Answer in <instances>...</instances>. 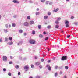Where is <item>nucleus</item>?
<instances>
[{"mask_svg":"<svg viewBox=\"0 0 78 78\" xmlns=\"http://www.w3.org/2000/svg\"><path fill=\"white\" fill-rule=\"evenodd\" d=\"M48 16H50V15H51V13H50V12H48Z\"/></svg>","mask_w":78,"mask_h":78,"instance_id":"58836bf2","label":"nucleus"},{"mask_svg":"<svg viewBox=\"0 0 78 78\" xmlns=\"http://www.w3.org/2000/svg\"><path fill=\"white\" fill-rule=\"evenodd\" d=\"M41 62H44V59L43 58L41 59Z\"/></svg>","mask_w":78,"mask_h":78,"instance_id":"a19ab883","label":"nucleus"},{"mask_svg":"<svg viewBox=\"0 0 78 78\" xmlns=\"http://www.w3.org/2000/svg\"><path fill=\"white\" fill-rule=\"evenodd\" d=\"M39 14H40V12H37L35 13V15H36V16L39 15Z\"/></svg>","mask_w":78,"mask_h":78,"instance_id":"2eb2a0df","label":"nucleus"},{"mask_svg":"<svg viewBox=\"0 0 78 78\" xmlns=\"http://www.w3.org/2000/svg\"><path fill=\"white\" fill-rule=\"evenodd\" d=\"M74 24L75 25H76L78 24V23H74Z\"/></svg>","mask_w":78,"mask_h":78,"instance_id":"49530a36","label":"nucleus"},{"mask_svg":"<svg viewBox=\"0 0 78 78\" xmlns=\"http://www.w3.org/2000/svg\"><path fill=\"white\" fill-rule=\"evenodd\" d=\"M30 25H33V24H34V21H30Z\"/></svg>","mask_w":78,"mask_h":78,"instance_id":"f8f14e48","label":"nucleus"},{"mask_svg":"<svg viewBox=\"0 0 78 78\" xmlns=\"http://www.w3.org/2000/svg\"><path fill=\"white\" fill-rule=\"evenodd\" d=\"M7 44L8 45H11L13 44V42L12 41L9 42L7 43Z\"/></svg>","mask_w":78,"mask_h":78,"instance_id":"6e6552de","label":"nucleus"},{"mask_svg":"<svg viewBox=\"0 0 78 78\" xmlns=\"http://www.w3.org/2000/svg\"><path fill=\"white\" fill-rule=\"evenodd\" d=\"M18 75H20V72H19L18 73Z\"/></svg>","mask_w":78,"mask_h":78,"instance_id":"8fccbe9b","label":"nucleus"},{"mask_svg":"<svg viewBox=\"0 0 78 78\" xmlns=\"http://www.w3.org/2000/svg\"><path fill=\"white\" fill-rule=\"evenodd\" d=\"M48 62L49 63V62H50V60H48Z\"/></svg>","mask_w":78,"mask_h":78,"instance_id":"338daca9","label":"nucleus"},{"mask_svg":"<svg viewBox=\"0 0 78 78\" xmlns=\"http://www.w3.org/2000/svg\"><path fill=\"white\" fill-rule=\"evenodd\" d=\"M29 78H33L32 76H30Z\"/></svg>","mask_w":78,"mask_h":78,"instance_id":"0e129e2a","label":"nucleus"},{"mask_svg":"<svg viewBox=\"0 0 78 78\" xmlns=\"http://www.w3.org/2000/svg\"><path fill=\"white\" fill-rule=\"evenodd\" d=\"M67 56H63L61 58V60L62 61H64V60H67Z\"/></svg>","mask_w":78,"mask_h":78,"instance_id":"39448f33","label":"nucleus"},{"mask_svg":"<svg viewBox=\"0 0 78 78\" xmlns=\"http://www.w3.org/2000/svg\"><path fill=\"white\" fill-rule=\"evenodd\" d=\"M55 77H56L58 76V73H56L55 74Z\"/></svg>","mask_w":78,"mask_h":78,"instance_id":"393cba45","label":"nucleus"},{"mask_svg":"<svg viewBox=\"0 0 78 78\" xmlns=\"http://www.w3.org/2000/svg\"><path fill=\"white\" fill-rule=\"evenodd\" d=\"M40 62H37L35 63V65H36V66H39L40 65Z\"/></svg>","mask_w":78,"mask_h":78,"instance_id":"1a4fd4ad","label":"nucleus"},{"mask_svg":"<svg viewBox=\"0 0 78 78\" xmlns=\"http://www.w3.org/2000/svg\"><path fill=\"white\" fill-rule=\"evenodd\" d=\"M30 68H29V66L28 65H25L24 67V69L26 72L29 70Z\"/></svg>","mask_w":78,"mask_h":78,"instance_id":"f257e3e1","label":"nucleus"},{"mask_svg":"<svg viewBox=\"0 0 78 78\" xmlns=\"http://www.w3.org/2000/svg\"><path fill=\"white\" fill-rule=\"evenodd\" d=\"M35 58L36 59H37V57H35Z\"/></svg>","mask_w":78,"mask_h":78,"instance_id":"774afa93","label":"nucleus"},{"mask_svg":"<svg viewBox=\"0 0 78 78\" xmlns=\"http://www.w3.org/2000/svg\"><path fill=\"white\" fill-rule=\"evenodd\" d=\"M5 27H6V28H8V24H6Z\"/></svg>","mask_w":78,"mask_h":78,"instance_id":"c03bdc74","label":"nucleus"},{"mask_svg":"<svg viewBox=\"0 0 78 78\" xmlns=\"http://www.w3.org/2000/svg\"><path fill=\"white\" fill-rule=\"evenodd\" d=\"M43 57H45V55L44 54H43Z\"/></svg>","mask_w":78,"mask_h":78,"instance_id":"e2e57ef3","label":"nucleus"},{"mask_svg":"<svg viewBox=\"0 0 78 78\" xmlns=\"http://www.w3.org/2000/svg\"><path fill=\"white\" fill-rule=\"evenodd\" d=\"M9 28H10L11 27V25L9 24Z\"/></svg>","mask_w":78,"mask_h":78,"instance_id":"052dcab7","label":"nucleus"},{"mask_svg":"<svg viewBox=\"0 0 78 78\" xmlns=\"http://www.w3.org/2000/svg\"><path fill=\"white\" fill-rule=\"evenodd\" d=\"M73 18H74V17L73 16H72L71 17V19H73Z\"/></svg>","mask_w":78,"mask_h":78,"instance_id":"603ef678","label":"nucleus"},{"mask_svg":"<svg viewBox=\"0 0 78 78\" xmlns=\"http://www.w3.org/2000/svg\"><path fill=\"white\" fill-rule=\"evenodd\" d=\"M36 33V32L35 31L33 30L32 31V34L34 35Z\"/></svg>","mask_w":78,"mask_h":78,"instance_id":"b1692460","label":"nucleus"},{"mask_svg":"<svg viewBox=\"0 0 78 78\" xmlns=\"http://www.w3.org/2000/svg\"><path fill=\"white\" fill-rule=\"evenodd\" d=\"M15 68L16 69H19V66L18 65H16L15 66Z\"/></svg>","mask_w":78,"mask_h":78,"instance_id":"f3484780","label":"nucleus"},{"mask_svg":"<svg viewBox=\"0 0 78 78\" xmlns=\"http://www.w3.org/2000/svg\"><path fill=\"white\" fill-rule=\"evenodd\" d=\"M3 70L4 72H6V68H4L3 69Z\"/></svg>","mask_w":78,"mask_h":78,"instance_id":"4c0bfd02","label":"nucleus"},{"mask_svg":"<svg viewBox=\"0 0 78 78\" xmlns=\"http://www.w3.org/2000/svg\"><path fill=\"white\" fill-rule=\"evenodd\" d=\"M31 68H33L34 67V65H31Z\"/></svg>","mask_w":78,"mask_h":78,"instance_id":"37998d69","label":"nucleus"},{"mask_svg":"<svg viewBox=\"0 0 78 78\" xmlns=\"http://www.w3.org/2000/svg\"><path fill=\"white\" fill-rule=\"evenodd\" d=\"M52 4H53V3L51 2L49 3V5H51Z\"/></svg>","mask_w":78,"mask_h":78,"instance_id":"ea45409f","label":"nucleus"},{"mask_svg":"<svg viewBox=\"0 0 78 78\" xmlns=\"http://www.w3.org/2000/svg\"><path fill=\"white\" fill-rule=\"evenodd\" d=\"M9 39L10 41H12V38L11 37H9Z\"/></svg>","mask_w":78,"mask_h":78,"instance_id":"cd10ccee","label":"nucleus"},{"mask_svg":"<svg viewBox=\"0 0 78 78\" xmlns=\"http://www.w3.org/2000/svg\"><path fill=\"white\" fill-rule=\"evenodd\" d=\"M29 3H33V1H30Z\"/></svg>","mask_w":78,"mask_h":78,"instance_id":"72a5a7b5","label":"nucleus"},{"mask_svg":"<svg viewBox=\"0 0 78 78\" xmlns=\"http://www.w3.org/2000/svg\"><path fill=\"white\" fill-rule=\"evenodd\" d=\"M65 24L66 25V27H69V22L68 21L66 20L65 21Z\"/></svg>","mask_w":78,"mask_h":78,"instance_id":"7ed1b4c3","label":"nucleus"},{"mask_svg":"<svg viewBox=\"0 0 78 78\" xmlns=\"http://www.w3.org/2000/svg\"><path fill=\"white\" fill-rule=\"evenodd\" d=\"M60 74H62V71H60Z\"/></svg>","mask_w":78,"mask_h":78,"instance_id":"13d9d810","label":"nucleus"},{"mask_svg":"<svg viewBox=\"0 0 78 78\" xmlns=\"http://www.w3.org/2000/svg\"><path fill=\"white\" fill-rule=\"evenodd\" d=\"M50 67V65H46V67H48V68Z\"/></svg>","mask_w":78,"mask_h":78,"instance_id":"09e8293b","label":"nucleus"},{"mask_svg":"<svg viewBox=\"0 0 78 78\" xmlns=\"http://www.w3.org/2000/svg\"><path fill=\"white\" fill-rule=\"evenodd\" d=\"M24 36H26V35H27V34L25 33H24Z\"/></svg>","mask_w":78,"mask_h":78,"instance_id":"5fc2aeb1","label":"nucleus"},{"mask_svg":"<svg viewBox=\"0 0 78 78\" xmlns=\"http://www.w3.org/2000/svg\"><path fill=\"white\" fill-rule=\"evenodd\" d=\"M8 75L9 76H11V73H8Z\"/></svg>","mask_w":78,"mask_h":78,"instance_id":"2f4dec72","label":"nucleus"},{"mask_svg":"<svg viewBox=\"0 0 78 78\" xmlns=\"http://www.w3.org/2000/svg\"><path fill=\"white\" fill-rule=\"evenodd\" d=\"M3 31L5 33H8V29H4L3 30Z\"/></svg>","mask_w":78,"mask_h":78,"instance_id":"9b49d317","label":"nucleus"},{"mask_svg":"<svg viewBox=\"0 0 78 78\" xmlns=\"http://www.w3.org/2000/svg\"><path fill=\"white\" fill-rule=\"evenodd\" d=\"M2 59L3 61L6 62V61H7V60L8 59L7 57L6 56H3L2 57Z\"/></svg>","mask_w":78,"mask_h":78,"instance_id":"20e7f679","label":"nucleus"},{"mask_svg":"<svg viewBox=\"0 0 78 78\" xmlns=\"http://www.w3.org/2000/svg\"><path fill=\"white\" fill-rule=\"evenodd\" d=\"M39 68L40 69H42V66L40 65L39 66Z\"/></svg>","mask_w":78,"mask_h":78,"instance_id":"e433bc0d","label":"nucleus"},{"mask_svg":"<svg viewBox=\"0 0 78 78\" xmlns=\"http://www.w3.org/2000/svg\"><path fill=\"white\" fill-rule=\"evenodd\" d=\"M55 69H58V66H56L55 67Z\"/></svg>","mask_w":78,"mask_h":78,"instance_id":"3c124183","label":"nucleus"},{"mask_svg":"<svg viewBox=\"0 0 78 78\" xmlns=\"http://www.w3.org/2000/svg\"><path fill=\"white\" fill-rule=\"evenodd\" d=\"M58 11H59V8H57L55 10L53 11V12H57Z\"/></svg>","mask_w":78,"mask_h":78,"instance_id":"9d476101","label":"nucleus"},{"mask_svg":"<svg viewBox=\"0 0 78 78\" xmlns=\"http://www.w3.org/2000/svg\"><path fill=\"white\" fill-rule=\"evenodd\" d=\"M12 2L14 3H19V2L17 0H14L12 1Z\"/></svg>","mask_w":78,"mask_h":78,"instance_id":"0eeeda50","label":"nucleus"},{"mask_svg":"<svg viewBox=\"0 0 78 78\" xmlns=\"http://www.w3.org/2000/svg\"><path fill=\"white\" fill-rule=\"evenodd\" d=\"M48 39V37H47L45 38V41H47Z\"/></svg>","mask_w":78,"mask_h":78,"instance_id":"79ce46f5","label":"nucleus"},{"mask_svg":"<svg viewBox=\"0 0 78 78\" xmlns=\"http://www.w3.org/2000/svg\"><path fill=\"white\" fill-rule=\"evenodd\" d=\"M27 19L28 20H30V19H31V17H30V16H28L27 17Z\"/></svg>","mask_w":78,"mask_h":78,"instance_id":"c85d7f7f","label":"nucleus"},{"mask_svg":"<svg viewBox=\"0 0 78 78\" xmlns=\"http://www.w3.org/2000/svg\"><path fill=\"white\" fill-rule=\"evenodd\" d=\"M36 78H40V76H37L36 77Z\"/></svg>","mask_w":78,"mask_h":78,"instance_id":"a18cd8bd","label":"nucleus"},{"mask_svg":"<svg viewBox=\"0 0 78 78\" xmlns=\"http://www.w3.org/2000/svg\"><path fill=\"white\" fill-rule=\"evenodd\" d=\"M10 59H12V56H10Z\"/></svg>","mask_w":78,"mask_h":78,"instance_id":"4d7b16f0","label":"nucleus"},{"mask_svg":"<svg viewBox=\"0 0 78 78\" xmlns=\"http://www.w3.org/2000/svg\"><path fill=\"white\" fill-rule=\"evenodd\" d=\"M29 41L31 44H34V43L35 42V40L33 39L30 40Z\"/></svg>","mask_w":78,"mask_h":78,"instance_id":"f03ea898","label":"nucleus"},{"mask_svg":"<svg viewBox=\"0 0 78 78\" xmlns=\"http://www.w3.org/2000/svg\"><path fill=\"white\" fill-rule=\"evenodd\" d=\"M48 70L50 71L51 70V67L50 66L48 68Z\"/></svg>","mask_w":78,"mask_h":78,"instance_id":"bb28decb","label":"nucleus"},{"mask_svg":"<svg viewBox=\"0 0 78 78\" xmlns=\"http://www.w3.org/2000/svg\"><path fill=\"white\" fill-rule=\"evenodd\" d=\"M48 18V16H44V19L45 20H47Z\"/></svg>","mask_w":78,"mask_h":78,"instance_id":"4468645a","label":"nucleus"},{"mask_svg":"<svg viewBox=\"0 0 78 78\" xmlns=\"http://www.w3.org/2000/svg\"><path fill=\"white\" fill-rule=\"evenodd\" d=\"M23 25L24 26H28L29 24L27 22H25L24 23Z\"/></svg>","mask_w":78,"mask_h":78,"instance_id":"423d86ee","label":"nucleus"},{"mask_svg":"<svg viewBox=\"0 0 78 78\" xmlns=\"http://www.w3.org/2000/svg\"><path fill=\"white\" fill-rule=\"evenodd\" d=\"M20 43H18L17 44L18 45H20Z\"/></svg>","mask_w":78,"mask_h":78,"instance_id":"bf43d9fd","label":"nucleus"},{"mask_svg":"<svg viewBox=\"0 0 78 78\" xmlns=\"http://www.w3.org/2000/svg\"><path fill=\"white\" fill-rule=\"evenodd\" d=\"M19 31L20 33H22L23 32V30L22 29L19 30Z\"/></svg>","mask_w":78,"mask_h":78,"instance_id":"ddd939ff","label":"nucleus"},{"mask_svg":"<svg viewBox=\"0 0 78 78\" xmlns=\"http://www.w3.org/2000/svg\"><path fill=\"white\" fill-rule=\"evenodd\" d=\"M43 34H46V32H44L43 33Z\"/></svg>","mask_w":78,"mask_h":78,"instance_id":"680f3d73","label":"nucleus"},{"mask_svg":"<svg viewBox=\"0 0 78 78\" xmlns=\"http://www.w3.org/2000/svg\"><path fill=\"white\" fill-rule=\"evenodd\" d=\"M50 2V1H47L46 2L45 4L46 5H48Z\"/></svg>","mask_w":78,"mask_h":78,"instance_id":"412c9836","label":"nucleus"},{"mask_svg":"<svg viewBox=\"0 0 78 78\" xmlns=\"http://www.w3.org/2000/svg\"><path fill=\"white\" fill-rule=\"evenodd\" d=\"M12 26L13 27H16V24L13 23L12 24Z\"/></svg>","mask_w":78,"mask_h":78,"instance_id":"dca6fc26","label":"nucleus"},{"mask_svg":"<svg viewBox=\"0 0 78 78\" xmlns=\"http://www.w3.org/2000/svg\"><path fill=\"white\" fill-rule=\"evenodd\" d=\"M39 9L38 8L37 9V11H39Z\"/></svg>","mask_w":78,"mask_h":78,"instance_id":"69168bd1","label":"nucleus"},{"mask_svg":"<svg viewBox=\"0 0 78 78\" xmlns=\"http://www.w3.org/2000/svg\"><path fill=\"white\" fill-rule=\"evenodd\" d=\"M51 26L50 25H49L48 26L47 28L48 29H50V28H51Z\"/></svg>","mask_w":78,"mask_h":78,"instance_id":"a878e982","label":"nucleus"},{"mask_svg":"<svg viewBox=\"0 0 78 78\" xmlns=\"http://www.w3.org/2000/svg\"><path fill=\"white\" fill-rule=\"evenodd\" d=\"M57 20L58 21H60V20H61V18L58 17L57 18Z\"/></svg>","mask_w":78,"mask_h":78,"instance_id":"6ab92c4d","label":"nucleus"},{"mask_svg":"<svg viewBox=\"0 0 78 78\" xmlns=\"http://www.w3.org/2000/svg\"><path fill=\"white\" fill-rule=\"evenodd\" d=\"M52 59L53 60H55V57H53L52 58Z\"/></svg>","mask_w":78,"mask_h":78,"instance_id":"6e6d98bb","label":"nucleus"},{"mask_svg":"<svg viewBox=\"0 0 78 78\" xmlns=\"http://www.w3.org/2000/svg\"><path fill=\"white\" fill-rule=\"evenodd\" d=\"M41 2L42 3H44L45 2V0H41Z\"/></svg>","mask_w":78,"mask_h":78,"instance_id":"c756f323","label":"nucleus"},{"mask_svg":"<svg viewBox=\"0 0 78 78\" xmlns=\"http://www.w3.org/2000/svg\"><path fill=\"white\" fill-rule=\"evenodd\" d=\"M39 37H43V36H42V34H40L39 35Z\"/></svg>","mask_w":78,"mask_h":78,"instance_id":"473e14b6","label":"nucleus"},{"mask_svg":"<svg viewBox=\"0 0 78 78\" xmlns=\"http://www.w3.org/2000/svg\"><path fill=\"white\" fill-rule=\"evenodd\" d=\"M70 37V35H67V38H69Z\"/></svg>","mask_w":78,"mask_h":78,"instance_id":"de8ad7c7","label":"nucleus"},{"mask_svg":"<svg viewBox=\"0 0 78 78\" xmlns=\"http://www.w3.org/2000/svg\"><path fill=\"white\" fill-rule=\"evenodd\" d=\"M38 29H41L42 28V26L41 25H39L38 26Z\"/></svg>","mask_w":78,"mask_h":78,"instance_id":"a211bd4d","label":"nucleus"},{"mask_svg":"<svg viewBox=\"0 0 78 78\" xmlns=\"http://www.w3.org/2000/svg\"><path fill=\"white\" fill-rule=\"evenodd\" d=\"M3 39L2 38H0V42H2Z\"/></svg>","mask_w":78,"mask_h":78,"instance_id":"7c9ffc66","label":"nucleus"},{"mask_svg":"<svg viewBox=\"0 0 78 78\" xmlns=\"http://www.w3.org/2000/svg\"><path fill=\"white\" fill-rule=\"evenodd\" d=\"M14 18H16V17H17V15H14L13 16Z\"/></svg>","mask_w":78,"mask_h":78,"instance_id":"f704fd0d","label":"nucleus"},{"mask_svg":"<svg viewBox=\"0 0 78 78\" xmlns=\"http://www.w3.org/2000/svg\"><path fill=\"white\" fill-rule=\"evenodd\" d=\"M12 62H9V64H12Z\"/></svg>","mask_w":78,"mask_h":78,"instance_id":"864d4df0","label":"nucleus"},{"mask_svg":"<svg viewBox=\"0 0 78 78\" xmlns=\"http://www.w3.org/2000/svg\"><path fill=\"white\" fill-rule=\"evenodd\" d=\"M65 69H69V67L67 66H65Z\"/></svg>","mask_w":78,"mask_h":78,"instance_id":"c9c22d12","label":"nucleus"},{"mask_svg":"<svg viewBox=\"0 0 78 78\" xmlns=\"http://www.w3.org/2000/svg\"><path fill=\"white\" fill-rule=\"evenodd\" d=\"M55 23H56V24H58L59 21L57 20L56 21H55Z\"/></svg>","mask_w":78,"mask_h":78,"instance_id":"5701e85b","label":"nucleus"},{"mask_svg":"<svg viewBox=\"0 0 78 78\" xmlns=\"http://www.w3.org/2000/svg\"><path fill=\"white\" fill-rule=\"evenodd\" d=\"M5 41H8V40H9V39H8V38H5Z\"/></svg>","mask_w":78,"mask_h":78,"instance_id":"aec40b11","label":"nucleus"},{"mask_svg":"<svg viewBox=\"0 0 78 78\" xmlns=\"http://www.w3.org/2000/svg\"><path fill=\"white\" fill-rule=\"evenodd\" d=\"M56 28H59V25H56L55 26Z\"/></svg>","mask_w":78,"mask_h":78,"instance_id":"4be33fe9","label":"nucleus"}]
</instances>
